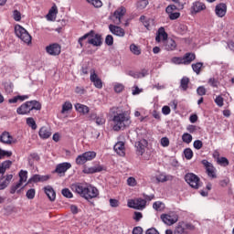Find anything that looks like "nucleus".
<instances>
[{"label":"nucleus","instance_id":"obj_1","mask_svg":"<svg viewBox=\"0 0 234 234\" xmlns=\"http://www.w3.org/2000/svg\"><path fill=\"white\" fill-rule=\"evenodd\" d=\"M113 114V131H122V129H126L131 125V117L127 112L121 111L120 108L113 107L112 109Z\"/></svg>","mask_w":234,"mask_h":234},{"label":"nucleus","instance_id":"obj_2","mask_svg":"<svg viewBox=\"0 0 234 234\" xmlns=\"http://www.w3.org/2000/svg\"><path fill=\"white\" fill-rule=\"evenodd\" d=\"M71 189L74 191V193H77L86 200H92V198H96V197L100 195L98 188L91 185L75 183L71 185Z\"/></svg>","mask_w":234,"mask_h":234},{"label":"nucleus","instance_id":"obj_3","mask_svg":"<svg viewBox=\"0 0 234 234\" xmlns=\"http://www.w3.org/2000/svg\"><path fill=\"white\" fill-rule=\"evenodd\" d=\"M88 39L89 45H92L93 47H101V35L96 34L94 30H90L89 33H86L84 36L80 37L78 40L80 48H83V41Z\"/></svg>","mask_w":234,"mask_h":234},{"label":"nucleus","instance_id":"obj_4","mask_svg":"<svg viewBox=\"0 0 234 234\" xmlns=\"http://www.w3.org/2000/svg\"><path fill=\"white\" fill-rule=\"evenodd\" d=\"M31 111H41V103L37 101H29L16 109L17 114H30Z\"/></svg>","mask_w":234,"mask_h":234},{"label":"nucleus","instance_id":"obj_5","mask_svg":"<svg viewBox=\"0 0 234 234\" xmlns=\"http://www.w3.org/2000/svg\"><path fill=\"white\" fill-rule=\"evenodd\" d=\"M15 34L16 37L21 39L26 45H30L32 43V36L21 25L17 24L15 26Z\"/></svg>","mask_w":234,"mask_h":234},{"label":"nucleus","instance_id":"obj_6","mask_svg":"<svg viewBox=\"0 0 234 234\" xmlns=\"http://www.w3.org/2000/svg\"><path fill=\"white\" fill-rule=\"evenodd\" d=\"M27 178H28V172L26 170H21L19 172V181L16 185H13L11 186V189H10L11 195H14L16 193V191H17V193H19L18 189L20 187H23V184H25V182H27Z\"/></svg>","mask_w":234,"mask_h":234},{"label":"nucleus","instance_id":"obj_7","mask_svg":"<svg viewBox=\"0 0 234 234\" xmlns=\"http://www.w3.org/2000/svg\"><path fill=\"white\" fill-rule=\"evenodd\" d=\"M185 180L190 187H193V189H198L202 186L200 183V177L193 173L186 174L185 176Z\"/></svg>","mask_w":234,"mask_h":234},{"label":"nucleus","instance_id":"obj_8","mask_svg":"<svg viewBox=\"0 0 234 234\" xmlns=\"http://www.w3.org/2000/svg\"><path fill=\"white\" fill-rule=\"evenodd\" d=\"M94 158H96L95 152H86L77 156L76 164L78 165H83V164H87V162H90V160H94Z\"/></svg>","mask_w":234,"mask_h":234},{"label":"nucleus","instance_id":"obj_9","mask_svg":"<svg viewBox=\"0 0 234 234\" xmlns=\"http://www.w3.org/2000/svg\"><path fill=\"white\" fill-rule=\"evenodd\" d=\"M125 14H127V9H125V7L123 6H121L114 11L113 15L110 17V19H112L114 25H121L122 18L125 16Z\"/></svg>","mask_w":234,"mask_h":234},{"label":"nucleus","instance_id":"obj_10","mask_svg":"<svg viewBox=\"0 0 234 234\" xmlns=\"http://www.w3.org/2000/svg\"><path fill=\"white\" fill-rule=\"evenodd\" d=\"M161 219L164 224H166L167 226H173V224H176V222H178V215L174 212L169 214H163L161 215Z\"/></svg>","mask_w":234,"mask_h":234},{"label":"nucleus","instance_id":"obj_11","mask_svg":"<svg viewBox=\"0 0 234 234\" xmlns=\"http://www.w3.org/2000/svg\"><path fill=\"white\" fill-rule=\"evenodd\" d=\"M46 52L49 54V56H59L61 54V46L59 44H50L46 47Z\"/></svg>","mask_w":234,"mask_h":234},{"label":"nucleus","instance_id":"obj_12","mask_svg":"<svg viewBox=\"0 0 234 234\" xmlns=\"http://www.w3.org/2000/svg\"><path fill=\"white\" fill-rule=\"evenodd\" d=\"M201 164L204 165V167L206 168L207 171V175H208L210 178H217V174L215 173V166H213V164L209 163L206 159L202 160Z\"/></svg>","mask_w":234,"mask_h":234},{"label":"nucleus","instance_id":"obj_13","mask_svg":"<svg viewBox=\"0 0 234 234\" xmlns=\"http://www.w3.org/2000/svg\"><path fill=\"white\" fill-rule=\"evenodd\" d=\"M148 143L145 139H141L135 143L136 154L139 156H142L144 153H145V149L147 148Z\"/></svg>","mask_w":234,"mask_h":234},{"label":"nucleus","instance_id":"obj_14","mask_svg":"<svg viewBox=\"0 0 234 234\" xmlns=\"http://www.w3.org/2000/svg\"><path fill=\"white\" fill-rule=\"evenodd\" d=\"M90 80L91 83H93L94 87H96V89L103 88V82L101 81V79L98 77V74H96L94 70L90 71Z\"/></svg>","mask_w":234,"mask_h":234},{"label":"nucleus","instance_id":"obj_15","mask_svg":"<svg viewBox=\"0 0 234 234\" xmlns=\"http://www.w3.org/2000/svg\"><path fill=\"white\" fill-rule=\"evenodd\" d=\"M109 30L113 36H117L118 37H123L125 36V30L118 26L110 24Z\"/></svg>","mask_w":234,"mask_h":234},{"label":"nucleus","instance_id":"obj_16","mask_svg":"<svg viewBox=\"0 0 234 234\" xmlns=\"http://www.w3.org/2000/svg\"><path fill=\"white\" fill-rule=\"evenodd\" d=\"M70 167H72V165H70V163L58 164L55 169V173H58V175L60 176L65 175V173H67V171H69Z\"/></svg>","mask_w":234,"mask_h":234},{"label":"nucleus","instance_id":"obj_17","mask_svg":"<svg viewBox=\"0 0 234 234\" xmlns=\"http://www.w3.org/2000/svg\"><path fill=\"white\" fill-rule=\"evenodd\" d=\"M0 142L2 144H5V145H12V144L16 143L14 141V137H12V135H10V133H8V132H4L0 135Z\"/></svg>","mask_w":234,"mask_h":234},{"label":"nucleus","instance_id":"obj_18","mask_svg":"<svg viewBox=\"0 0 234 234\" xmlns=\"http://www.w3.org/2000/svg\"><path fill=\"white\" fill-rule=\"evenodd\" d=\"M215 12L218 17H224V16H226V12H228V5L224 3H220L216 5Z\"/></svg>","mask_w":234,"mask_h":234},{"label":"nucleus","instance_id":"obj_19","mask_svg":"<svg viewBox=\"0 0 234 234\" xmlns=\"http://www.w3.org/2000/svg\"><path fill=\"white\" fill-rule=\"evenodd\" d=\"M132 204H129V207H133V209H144V207H145V204H147V201H145V199H136L135 201L133 200Z\"/></svg>","mask_w":234,"mask_h":234},{"label":"nucleus","instance_id":"obj_20","mask_svg":"<svg viewBox=\"0 0 234 234\" xmlns=\"http://www.w3.org/2000/svg\"><path fill=\"white\" fill-rule=\"evenodd\" d=\"M12 166V161L7 160L0 164V180H3L5 178V174L6 173V170Z\"/></svg>","mask_w":234,"mask_h":234},{"label":"nucleus","instance_id":"obj_21","mask_svg":"<svg viewBox=\"0 0 234 234\" xmlns=\"http://www.w3.org/2000/svg\"><path fill=\"white\" fill-rule=\"evenodd\" d=\"M113 149L119 156H125V143L120 141L114 146Z\"/></svg>","mask_w":234,"mask_h":234},{"label":"nucleus","instance_id":"obj_22","mask_svg":"<svg viewBox=\"0 0 234 234\" xmlns=\"http://www.w3.org/2000/svg\"><path fill=\"white\" fill-rule=\"evenodd\" d=\"M38 135L40 138H42V140H47L48 138H50V136H52V132L50 131V128L43 126L40 128Z\"/></svg>","mask_w":234,"mask_h":234},{"label":"nucleus","instance_id":"obj_23","mask_svg":"<svg viewBox=\"0 0 234 234\" xmlns=\"http://www.w3.org/2000/svg\"><path fill=\"white\" fill-rule=\"evenodd\" d=\"M44 191L50 202H54V200H56V191H54L52 186H45Z\"/></svg>","mask_w":234,"mask_h":234},{"label":"nucleus","instance_id":"obj_24","mask_svg":"<svg viewBox=\"0 0 234 234\" xmlns=\"http://www.w3.org/2000/svg\"><path fill=\"white\" fill-rule=\"evenodd\" d=\"M56 16H58V6L56 5V4H54L52 7L49 9L46 17L48 21H55Z\"/></svg>","mask_w":234,"mask_h":234},{"label":"nucleus","instance_id":"obj_25","mask_svg":"<svg viewBox=\"0 0 234 234\" xmlns=\"http://www.w3.org/2000/svg\"><path fill=\"white\" fill-rule=\"evenodd\" d=\"M48 178V176L34 175L31 178H29L27 184H32V182H34L35 184L37 182H47Z\"/></svg>","mask_w":234,"mask_h":234},{"label":"nucleus","instance_id":"obj_26","mask_svg":"<svg viewBox=\"0 0 234 234\" xmlns=\"http://www.w3.org/2000/svg\"><path fill=\"white\" fill-rule=\"evenodd\" d=\"M103 169L105 168L101 165L85 167L83 173H86V175H92L94 173H101V171H103Z\"/></svg>","mask_w":234,"mask_h":234},{"label":"nucleus","instance_id":"obj_27","mask_svg":"<svg viewBox=\"0 0 234 234\" xmlns=\"http://www.w3.org/2000/svg\"><path fill=\"white\" fill-rule=\"evenodd\" d=\"M167 39V33H165V29L164 27H160L158 29V35L155 37V41L160 43L163 40V43Z\"/></svg>","mask_w":234,"mask_h":234},{"label":"nucleus","instance_id":"obj_28","mask_svg":"<svg viewBox=\"0 0 234 234\" xmlns=\"http://www.w3.org/2000/svg\"><path fill=\"white\" fill-rule=\"evenodd\" d=\"M164 47L165 50H175L176 48V42L172 38H167L164 41Z\"/></svg>","mask_w":234,"mask_h":234},{"label":"nucleus","instance_id":"obj_29","mask_svg":"<svg viewBox=\"0 0 234 234\" xmlns=\"http://www.w3.org/2000/svg\"><path fill=\"white\" fill-rule=\"evenodd\" d=\"M197 56L195 53H186L183 57V65H191L192 61H195Z\"/></svg>","mask_w":234,"mask_h":234},{"label":"nucleus","instance_id":"obj_30","mask_svg":"<svg viewBox=\"0 0 234 234\" xmlns=\"http://www.w3.org/2000/svg\"><path fill=\"white\" fill-rule=\"evenodd\" d=\"M75 109L78 112L84 115L89 114L90 111V109L87 105L81 103L75 104Z\"/></svg>","mask_w":234,"mask_h":234},{"label":"nucleus","instance_id":"obj_31","mask_svg":"<svg viewBox=\"0 0 234 234\" xmlns=\"http://www.w3.org/2000/svg\"><path fill=\"white\" fill-rule=\"evenodd\" d=\"M12 178H14L13 175L5 176V179L2 183L0 182V191H2L3 189H6V187L10 186V182H12Z\"/></svg>","mask_w":234,"mask_h":234},{"label":"nucleus","instance_id":"obj_32","mask_svg":"<svg viewBox=\"0 0 234 234\" xmlns=\"http://www.w3.org/2000/svg\"><path fill=\"white\" fill-rule=\"evenodd\" d=\"M192 10L196 12V14L198 12H202V10H206V5L201 2H195L193 4Z\"/></svg>","mask_w":234,"mask_h":234},{"label":"nucleus","instance_id":"obj_33","mask_svg":"<svg viewBox=\"0 0 234 234\" xmlns=\"http://www.w3.org/2000/svg\"><path fill=\"white\" fill-rule=\"evenodd\" d=\"M39 160H40L39 154H37V153H33V154H30L28 157V164L32 167V165H34V161L39 162Z\"/></svg>","mask_w":234,"mask_h":234},{"label":"nucleus","instance_id":"obj_34","mask_svg":"<svg viewBox=\"0 0 234 234\" xmlns=\"http://www.w3.org/2000/svg\"><path fill=\"white\" fill-rule=\"evenodd\" d=\"M184 8V5H170L166 7L165 12L166 14H171V12H175V10H182Z\"/></svg>","mask_w":234,"mask_h":234},{"label":"nucleus","instance_id":"obj_35","mask_svg":"<svg viewBox=\"0 0 234 234\" xmlns=\"http://www.w3.org/2000/svg\"><path fill=\"white\" fill-rule=\"evenodd\" d=\"M188 87H189V78L183 77L180 81V88L182 89V90H187Z\"/></svg>","mask_w":234,"mask_h":234},{"label":"nucleus","instance_id":"obj_36","mask_svg":"<svg viewBox=\"0 0 234 234\" xmlns=\"http://www.w3.org/2000/svg\"><path fill=\"white\" fill-rule=\"evenodd\" d=\"M130 50L132 54H134V56H140V54H142V49H140V48L135 44H132L130 46Z\"/></svg>","mask_w":234,"mask_h":234},{"label":"nucleus","instance_id":"obj_37","mask_svg":"<svg viewBox=\"0 0 234 234\" xmlns=\"http://www.w3.org/2000/svg\"><path fill=\"white\" fill-rule=\"evenodd\" d=\"M27 124L28 125V127H31L33 131H36L37 129V124H36V121L32 117H28L27 119Z\"/></svg>","mask_w":234,"mask_h":234},{"label":"nucleus","instance_id":"obj_38","mask_svg":"<svg viewBox=\"0 0 234 234\" xmlns=\"http://www.w3.org/2000/svg\"><path fill=\"white\" fill-rule=\"evenodd\" d=\"M204 67V63L202 62H197L196 64H192V69L196 74H200V70Z\"/></svg>","mask_w":234,"mask_h":234},{"label":"nucleus","instance_id":"obj_39","mask_svg":"<svg viewBox=\"0 0 234 234\" xmlns=\"http://www.w3.org/2000/svg\"><path fill=\"white\" fill-rule=\"evenodd\" d=\"M182 140L185 144H191V142H193V135L186 133L182 135Z\"/></svg>","mask_w":234,"mask_h":234},{"label":"nucleus","instance_id":"obj_40","mask_svg":"<svg viewBox=\"0 0 234 234\" xmlns=\"http://www.w3.org/2000/svg\"><path fill=\"white\" fill-rule=\"evenodd\" d=\"M27 198H28V200H34V198L36 197V189L31 188L28 189L27 194H26Z\"/></svg>","mask_w":234,"mask_h":234},{"label":"nucleus","instance_id":"obj_41","mask_svg":"<svg viewBox=\"0 0 234 234\" xmlns=\"http://www.w3.org/2000/svg\"><path fill=\"white\" fill-rule=\"evenodd\" d=\"M171 62L174 63V65H184V58L174 57L171 58Z\"/></svg>","mask_w":234,"mask_h":234},{"label":"nucleus","instance_id":"obj_42","mask_svg":"<svg viewBox=\"0 0 234 234\" xmlns=\"http://www.w3.org/2000/svg\"><path fill=\"white\" fill-rule=\"evenodd\" d=\"M184 154L186 160H191V158H193V150H191V148H186L184 150Z\"/></svg>","mask_w":234,"mask_h":234},{"label":"nucleus","instance_id":"obj_43","mask_svg":"<svg viewBox=\"0 0 234 234\" xmlns=\"http://www.w3.org/2000/svg\"><path fill=\"white\" fill-rule=\"evenodd\" d=\"M148 5L149 2L147 0H140L137 2V8H139V10H144V8H145Z\"/></svg>","mask_w":234,"mask_h":234},{"label":"nucleus","instance_id":"obj_44","mask_svg":"<svg viewBox=\"0 0 234 234\" xmlns=\"http://www.w3.org/2000/svg\"><path fill=\"white\" fill-rule=\"evenodd\" d=\"M61 195H63L66 198H72L74 197L72 195V192H70V189H69V188L62 189Z\"/></svg>","mask_w":234,"mask_h":234},{"label":"nucleus","instance_id":"obj_45","mask_svg":"<svg viewBox=\"0 0 234 234\" xmlns=\"http://www.w3.org/2000/svg\"><path fill=\"white\" fill-rule=\"evenodd\" d=\"M105 43L108 47H112V45H114V37H112V35L106 36Z\"/></svg>","mask_w":234,"mask_h":234},{"label":"nucleus","instance_id":"obj_46","mask_svg":"<svg viewBox=\"0 0 234 234\" xmlns=\"http://www.w3.org/2000/svg\"><path fill=\"white\" fill-rule=\"evenodd\" d=\"M153 207L154 209H155V211H161L162 208L164 207V203L156 201L154 203Z\"/></svg>","mask_w":234,"mask_h":234},{"label":"nucleus","instance_id":"obj_47","mask_svg":"<svg viewBox=\"0 0 234 234\" xmlns=\"http://www.w3.org/2000/svg\"><path fill=\"white\" fill-rule=\"evenodd\" d=\"M215 103L218 105V107H223L224 106V98L222 96H218L215 99Z\"/></svg>","mask_w":234,"mask_h":234},{"label":"nucleus","instance_id":"obj_48","mask_svg":"<svg viewBox=\"0 0 234 234\" xmlns=\"http://www.w3.org/2000/svg\"><path fill=\"white\" fill-rule=\"evenodd\" d=\"M70 109H72V103L66 101L62 106V113L70 111Z\"/></svg>","mask_w":234,"mask_h":234},{"label":"nucleus","instance_id":"obj_49","mask_svg":"<svg viewBox=\"0 0 234 234\" xmlns=\"http://www.w3.org/2000/svg\"><path fill=\"white\" fill-rule=\"evenodd\" d=\"M5 156H7V157L12 156V152L5 151V150L0 148V159L5 158Z\"/></svg>","mask_w":234,"mask_h":234},{"label":"nucleus","instance_id":"obj_50","mask_svg":"<svg viewBox=\"0 0 234 234\" xmlns=\"http://www.w3.org/2000/svg\"><path fill=\"white\" fill-rule=\"evenodd\" d=\"M90 4L95 6V8H101V6H102L103 5V3H101V0H91Z\"/></svg>","mask_w":234,"mask_h":234},{"label":"nucleus","instance_id":"obj_51","mask_svg":"<svg viewBox=\"0 0 234 234\" xmlns=\"http://www.w3.org/2000/svg\"><path fill=\"white\" fill-rule=\"evenodd\" d=\"M13 19H15V21H21V12H19L17 10H14L13 11Z\"/></svg>","mask_w":234,"mask_h":234},{"label":"nucleus","instance_id":"obj_52","mask_svg":"<svg viewBox=\"0 0 234 234\" xmlns=\"http://www.w3.org/2000/svg\"><path fill=\"white\" fill-rule=\"evenodd\" d=\"M137 182L134 177H128L127 179V185L130 186V187H134L136 186Z\"/></svg>","mask_w":234,"mask_h":234},{"label":"nucleus","instance_id":"obj_53","mask_svg":"<svg viewBox=\"0 0 234 234\" xmlns=\"http://www.w3.org/2000/svg\"><path fill=\"white\" fill-rule=\"evenodd\" d=\"M218 163L220 164V165H224V166L229 165V161L226 157H221L218 159Z\"/></svg>","mask_w":234,"mask_h":234},{"label":"nucleus","instance_id":"obj_54","mask_svg":"<svg viewBox=\"0 0 234 234\" xmlns=\"http://www.w3.org/2000/svg\"><path fill=\"white\" fill-rule=\"evenodd\" d=\"M160 144L162 147H169V138L167 137L161 138Z\"/></svg>","mask_w":234,"mask_h":234},{"label":"nucleus","instance_id":"obj_55","mask_svg":"<svg viewBox=\"0 0 234 234\" xmlns=\"http://www.w3.org/2000/svg\"><path fill=\"white\" fill-rule=\"evenodd\" d=\"M198 96H206V88L204 86H199L197 90Z\"/></svg>","mask_w":234,"mask_h":234},{"label":"nucleus","instance_id":"obj_56","mask_svg":"<svg viewBox=\"0 0 234 234\" xmlns=\"http://www.w3.org/2000/svg\"><path fill=\"white\" fill-rule=\"evenodd\" d=\"M175 234H187V232H186V229L182 226H178L175 229Z\"/></svg>","mask_w":234,"mask_h":234},{"label":"nucleus","instance_id":"obj_57","mask_svg":"<svg viewBox=\"0 0 234 234\" xmlns=\"http://www.w3.org/2000/svg\"><path fill=\"white\" fill-rule=\"evenodd\" d=\"M110 206H111V207H118L120 206V201H118V199L111 198Z\"/></svg>","mask_w":234,"mask_h":234},{"label":"nucleus","instance_id":"obj_58","mask_svg":"<svg viewBox=\"0 0 234 234\" xmlns=\"http://www.w3.org/2000/svg\"><path fill=\"white\" fill-rule=\"evenodd\" d=\"M204 144L202 143V141L200 140H196L194 142V147L195 149H197V151L200 150L201 147H203Z\"/></svg>","mask_w":234,"mask_h":234},{"label":"nucleus","instance_id":"obj_59","mask_svg":"<svg viewBox=\"0 0 234 234\" xmlns=\"http://www.w3.org/2000/svg\"><path fill=\"white\" fill-rule=\"evenodd\" d=\"M169 14V18L172 20V21H175V19H178V17H180V13L178 12H176V13H168Z\"/></svg>","mask_w":234,"mask_h":234},{"label":"nucleus","instance_id":"obj_60","mask_svg":"<svg viewBox=\"0 0 234 234\" xmlns=\"http://www.w3.org/2000/svg\"><path fill=\"white\" fill-rule=\"evenodd\" d=\"M208 84H210L211 87H218V80L215 78H210L208 80Z\"/></svg>","mask_w":234,"mask_h":234},{"label":"nucleus","instance_id":"obj_61","mask_svg":"<svg viewBox=\"0 0 234 234\" xmlns=\"http://www.w3.org/2000/svg\"><path fill=\"white\" fill-rule=\"evenodd\" d=\"M144 215H142L141 212H134L133 219H135L136 222H140L142 220Z\"/></svg>","mask_w":234,"mask_h":234},{"label":"nucleus","instance_id":"obj_62","mask_svg":"<svg viewBox=\"0 0 234 234\" xmlns=\"http://www.w3.org/2000/svg\"><path fill=\"white\" fill-rule=\"evenodd\" d=\"M144 233V229L142 227H135L133 229V234H143Z\"/></svg>","mask_w":234,"mask_h":234},{"label":"nucleus","instance_id":"obj_63","mask_svg":"<svg viewBox=\"0 0 234 234\" xmlns=\"http://www.w3.org/2000/svg\"><path fill=\"white\" fill-rule=\"evenodd\" d=\"M115 92H122L123 90V85L122 84H116L114 86Z\"/></svg>","mask_w":234,"mask_h":234},{"label":"nucleus","instance_id":"obj_64","mask_svg":"<svg viewBox=\"0 0 234 234\" xmlns=\"http://www.w3.org/2000/svg\"><path fill=\"white\" fill-rule=\"evenodd\" d=\"M145 234H160L156 229H148L145 232Z\"/></svg>","mask_w":234,"mask_h":234}]
</instances>
